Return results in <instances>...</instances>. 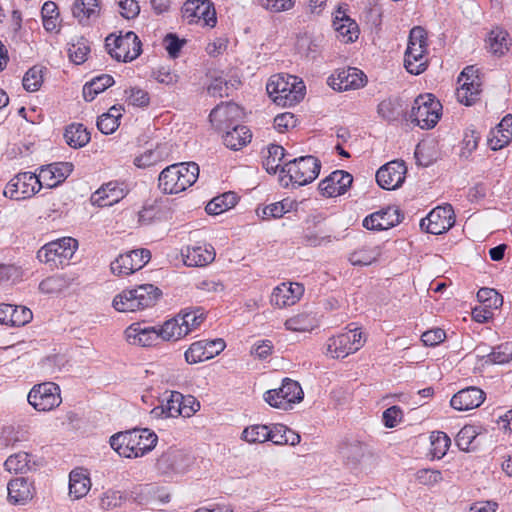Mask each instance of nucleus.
<instances>
[{
    "mask_svg": "<svg viewBox=\"0 0 512 512\" xmlns=\"http://www.w3.org/2000/svg\"><path fill=\"white\" fill-rule=\"evenodd\" d=\"M333 26L337 37L345 43L354 42L358 38L359 30L356 22L348 17L340 8L336 12Z\"/></svg>",
    "mask_w": 512,
    "mask_h": 512,
    "instance_id": "obj_32",
    "label": "nucleus"
},
{
    "mask_svg": "<svg viewBox=\"0 0 512 512\" xmlns=\"http://www.w3.org/2000/svg\"><path fill=\"white\" fill-rule=\"evenodd\" d=\"M91 488V480L86 470L74 469L69 474V496L78 500L86 496Z\"/></svg>",
    "mask_w": 512,
    "mask_h": 512,
    "instance_id": "obj_34",
    "label": "nucleus"
},
{
    "mask_svg": "<svg viewBox=\"0 0 512 512\" xmlns=\"http://www.w3.org/2000/svg\"><path fill=\"white\" fill-rule=\"evenodd\" d=\"M190 465V458L184 451L169 448L156 461L157 471L165 476L183 474Z\"/></svg>",
    "mask_w": 512,
    "mask_h": 512,
    "instance_id": "obj_17",
    "label": "nucleus"
},
{
    "mask_svg": "<svg viewBox=\"0 0 512 512\" xmlns=\"http://www.w3.org/2000/svg\"><path fill=\"white\" fill-rule=\"evenodd\" d=\"M72 171V163L57 162L42 166L37 175L41 183V187L46 186L48 188H54L64 182Z\"/></svg>",
    "mask_w": 512,
    "mask_h": 512,
    "instance_id": "obj_24",
    "label": "nucleus"
},
{
    "mask_svg": "<svg viewBox=\"0 0 512 512\" xmlns=\"http://www.w3.org/2000/svg\"><path fill=\"white\" fill-rule=\"evenodd\" d=\"M320 168V161L316 157L309 155L287 160L281 168V172L287 173L290 182L293 184L304 186L317 178Z\"/></svg>",
    "mask_w": 512,
    "mask_h": 512,
    "instance_id": "obj_7",
    "label": "nucleus"
},
{
    "mask_svg": "<svg viewBox=\"0 0 512 512\" xmlns=\"http://www.w3.org/2000/svg\"><path fill=\"white\" fill-rule=\"evenodd\" d=\"M184 264L189 267H203L214 261L216 253L211 244L196 243L181 252Z\"/></svg>",
    "mask_w": 512,
    "mask_h": 512,
    "instance_id": "obj_23",
    "label": "nucleus"
},
{
    "mask_svg": "<svg viewBox=\"0 0 512 512\" xmlns=\"http://www.w3.org/2000/svg\"><path fill=\"white\" fill-rule=\"evenodd\" d=\"M380 255L379 246H363L350 254L349 261L354 266H367L375 262Z\"/></svg>",
    "mask_w": 512,
    "mask_h": 512,
    "instance_id": "obj_41",
    "label": "nucleus"
},
{
    "mask_svg": "<svg viewBox=\"0 0 512 512\" xmlns=\"http://www.w3.org/2000/svg\"><path fill=\"white\" fill-rule=\"evenodd\" d=\"M157 328L159 337L163 341H177L187 335V330H184L179 314L165 321Z\"/></svg>",
    "mask_w": 512,
    "mask_h": 512,
    "instance_id": "obj_38",
    "label": "nucleus"
},
{
    "mask_svg": "<svg viewBox=\"0 0 512 512\" xmlns=\"http://www.w3.org/2000/svg\"><path fill=\"white\" fill-rule=\"evenodd\" d=\"M403 112V102L397 97L384 99L377 106L378 115L389 122L397 120Z\"/></svg>",
    "mask_w": 512,
    "mask_h": 512,
    "instance_id": "obj_39",
    "label": "nucleus"
},
{
    "mask_svg": "<svg viewBox=\"0 0 512 512\" xmlns=\"http://www.w3.org/2000/svg\"><path fill=\"white\" fill-rule=\"evenodd\" d=\"M285 149L276 144H272L267 148V155L263 160V167L268 173L275 174L279 167H283L285 162Z\"/></svg>",
    "mask_w": 512,
    "mask_h": 512,
    "instance_id": "obj_42",
    "label": "nucleus"
},
{
    "mask_svg": "<svg viewBox=\"0 0 512 512\" xmlns=\"http://www.w3.org/2000/svg\"><path fill=\"white\" fill-rule=\"evenodd\" d=\"M236 203L237 195L234 192H226L220 196L213 198L206 205L205 210L210 215H218L234 207Z\"/></svg>",
    "mask_w": 512,
    "mask_h": 512,
    "instance_id": "obj_44",
    "label": "nucleus"
},
{
    "mask_svg": "<svg viewBox=\"0 0 512 512\" xmlns=\"http://www.w3.org/2000/svg\"><path fill=\"white\" fill-rule=\"evenodd\" d=\"M181 400L182 394L177 391H172L165 400V403H162L160 407L155 408L153 412L156 413L158 409H161V413L165 414L166 417L182 416Z\"/></svg>",
    "mask_w": 512,
    "mask_h": 512,
    "instance_id": "obj_50",
    "label": "nucleus"
},
{
    "mask_svg": "<svg viewBox=\"0 0 512 512\" xmlns=\"http://www.w3.org/2000/svg\"><path fill=\"white\" fill-rule=\"evenodd\" d=\"M250 130L244 125H236L223 135L224 145L234 151L242 149L251 141Z\"/></svg>",
    "mask_w": 512,
    "mask_h": 512,
    "instance_id": "obj_35",
    "label": "nucleus"
},
{
    "mask_svg": "<svg viewBox=\"0 0 512 512\" xmlns=\"http://www.w3.org/2000/svg\"><path fill=\"white\" fill-rule=\"evenodd\" d=\"M269 429L266 425H252L242 432V438L249 443H263L269 440Z\"/></svg>",
    "mask_w": 512,
    "mask_h": 512,
    "instance_id": "obj_56",
    "label": "nucleus"
},
{
    "mask_svg": "<svg viewBox=\"0 0 512 512\" xmlns=\"http://www.w3.org/2000/svg\"><path fill=\"white\" fill-rule=\"evenodd\" d=\"M303 293L302 284L283 282L273 289L270 302L279 308L292 306L300 300Z\"/></svg>",
    "mask_w": 512,
    "mask_h": 512,
    "instance_id": "obj_28",
    "label": "nucleus"
},
{
    "mask_svg": "<svg viewBox=\"0 0 512 512\" xmlns=\"http://www.w3.org/2000/svg\"><path fill=\"white\" fill-rule=\"evenodd\" d=\"M352 182L353 177L350 173L336 170L320 181L318 189L325 197H336L346 193Z\"/></svg>",
    "mask_w": 512,
    "mask_h": 512,
    "instance_id": "obj_22",
    "label": "nucleus"
},
{
    "mask_svg": "<svg viewBox=\"0 0 512 512\" xmlns=\"http://www.w3.org/2000/svg\"><path fill=\"white\" fill-rule=\"evenodd\" d=\"M406 171L403 161H390L378 169L376 181L383 189L395 190L403 184Z\"/></svg>",
    "mask_w": 512,
    "mask_h": 512,
    "instance_id": "obj_20",
    "label": "nucleus"
},
{
    "mask_svg": "<svg viewBox=\"0 0 512 512\" xmlns=\"http://www.w3.org/2000/svg\"><path fill=\"white\" fill-rule=\"evenodd\" d=\"M416 480L427 486H433L443 480L442 473L434 469H420L415 474Z\"/></svg>",
    "mask_w": 512,
    "mask_h": 512,
    "instance_id": "obj_59",
    "label": "nucleus"
},
{
    "mask_svg": "<svg viewBox=\"0 0 512 512\" xmlns=\"http://www.w3.org/2000/svg\"><path fill=\"white\" fill-rule=\"evenodd\" d=\"M303 390L297 381L285 378L277 389L265 392L264 400L274 408L288 410L303 399Z\"/></svg>",
    "mask_w": 512,
    "mask_h": 512,
    "instance_id": "obj_10",
    "label": "nucleus"
},
{
    "mask_svg": "<svg viewBox=\"0 0 512 512\" xmlns=\"http://www.w3.org/2000/svg\"><path fill=\"white\" fill-rule=\"evenodd\" d=\"M27 400L37 411H51L62 402L60 387L53 382L36 384L28 393Z\"/></svg>",
    "mask_w": 512,
    "mask_h": 512,
    "instance_id": "obj_11",
    "label": "nucleus"
},
{
    "mask_svg": "<svg viewBox=\"0 0 512 512\" xmlns=\"http://www.w3.org/2000/svg\"><path fill=\"white\" fill-rule=\"evenodd\" d=\"M35 461L33 456L27 452H18L10 455L4 462L5 470L10 473H26L33 469Z\"/></svg>",
    "mask_w": 512,
    "mask_h": 512,
    "instance_id": "obj_37",
    "label": "nucleus"
},
{
    "mask_svg": "<svg viewBox=\"0 0 512 512\" xmlns=\"http://www.w3.org/2000/svg\"><path fill=\"white\" fill-rule=\"evenodd\" d=\"M446 338V333L440 328H435L424 332L421 336V341L425 346L434 347Z\"/></svg>",
    "mask_w": 512,
    "mask_h": 512,
    "instance_id": "obj_62",
    "label": "nucleus"
},
{
    "mask_svg": "<svg viewBox=\"0 0 512 512\" xmlns=\"http://www.w3.org/2000/svg\"><path fill=\"white\" fill-rule=\"evenodd\" d=\"M269 440L275 445L295 446L300 443V435L283 424H274L269 429Z\"/></svg>",
    "mask_w": 512,
    "mask_h": 512,
    "instance_id": "obj_36",
    "label": "nucleus"
},
{
    "mask_svg": "<svg viewBox=\"0 0 512 512\" xmlns=\"http://www.w3.org/2000/svg\"><path fill=\"white\" fill-rule=\"evenodd\" d=\"M485 398L486 394L482 389L470 386L455 393L450 400V405L455 410L468 411L478 408Z\"/></svg>",
    "mask_w": 512,
    "mask_h": 512,
    "instance_id": "obj_27",
    "label": "nucleus"
},
{
    "mask_svg": "<svg viewBox=\"0 0 512 512\" xmlns=\"http://www.w3.org/2000/svg\"><path fill=\"white\" fill-rule=\"evenodd\" d=\"M157 441V435L149 429H132L113 434L109 443L119 456L138 458L153 450Z\"/></svg>",
    "mask_w": 512,
    "mask_h": 512,
    "instance_id": "obj_1",
    "label": "nucleus"
},
{
    "mask_svg": "<svg viewBox=\"0 0 512 512\" xmlns=\"http://www.w3.org/2000/svg\"><path fill=\"white\" fill-rule=\"evenodd\" d=\"M42 82V69L36 66L30 68L23 77V87L29 92H35L39 90Z\"/></svg>",
    "mask_w": 512,
    "mask_h": 512,
    "instance_id": "obj_57",
    "label": "nucleus"
},
{
    "mask_svg": "<svg viewBox=\"0 0 512 512\" xmlns=\"http://www.w3.org/2000/svg\"><path fill=\"white\" fill-rule=\"evenodd\" d=\"M199 176L194 162L172 164L161 171L158 186L165 194H177L192 186Z\"/></svg>",
    "mask_w": 512,
    "mask_h": 512,
    "instance_id": "obj_3",
    "label": "nucleus"
},
{
    "mask_svg": "<svg viewBox=\"0 0 512 512\" xmlns=\"http://www.w3.org/2000/svg\"><path fill=\"white\" fill-rule=\"evenodd\" d=\"M124 197L125 191L121 185L116 181H110L92 194L91 202L99 207H109L118 203Z\"/></svg>",
    "mask_w": 512,
    "mask_h": 512,
    "instance_id": "obj_29",
    "label": "nucleus"
},
{
    "mask_svg": "<svg viewBox=\"0 0 512 512\" xmlns=\"http://www.w3.org/2000/svg\"><path fill=\"white\" fill-rule=\"evenodd\" d=\"M266 90L272 101L278 106L291 107L299 103L305 95L302 80L293 75L276 74L269 78Z\"/></svg>",
    "mask_w": 512,
    "mask_h": 512,
    "instance_id": "obj_2",
    "label": "nucleus"
},
{
    "mask_svg": "<svg viewBox=\"0 0 512 512\" xmlns=\"http://www.w3.org/2000/svg\"><path fill=\"white\" fill-rule=\"evenodd\" d=\"M284 325L293 332H308L315 327V319L308 314H298L287 319Z\"/></svg>",
    "mask_w": 512,
    "mask_h": 512,
    "instance_id": "obj_53",
    "label": "nucleus"
},
{
    "mask_svg": "<svg viewBox=\"0 0 512 512\" xmlns=\"http://www.w3.org/2000/svg\"><path fill=\"white\" fill-rule=\"evenodd\" d=\"M512 139V133L510 130L506 132H502L498 135H494V130H491L490 136L488 138V144L492 150H499L504 146L508 145Z\"/></svg>",
    "mask_w": 512,
    "mask_h": 512,
    "instance_id": "obj_64",
    "label": "nucleus"
},
{
    "mask_svg": "<svg viewBox=\"0 0 512 512\" xmlns=\"http://www.w3.org/2000/svg\"><path fill=\"white\" fill-rule=\"evenodd\" d=\"M204 318L202 308L184 309L179 313V319L183 323L184 330H187V335L198 328L204 321Z\"/></svg>",
    "mask_w": 512,
    "mask_h": 512,
    "instance_id": "obj_49",
    "label": "nucleus"
},
{
    "mask_svg": "<svg viewBox=\"0 0 512 512\" xmlns=\"http://www.w3.org/2000/svg\"><path fill=\"white\" fill-rule=\"evenodd\" d=\"M151 258L147 249H136L121 254L110 265L111 271L117 276H128L143 268Z\"/></svg>",
    "mask_w": 512,
    "mask_h": 512,
    "instance_id": "obj_15",
    "label": "nucleus"
},
{
    "mask_svg": "<svg viewBox=\"0 0 512 512\" xmlns=\"http://www.w3.org/2000/svg\"><path fill=\"white\" fill-rule=\"evenodd\" d=\"M125 337L129 344L142 347L155 345L160 340L157 327L140 322L132 323L127 327Z\"/></svg>",
    "mask_w": 512,
    "mask_h": 512,
    "instance_id": "obj_25",
    "label": "nucleus"
},
{
    "mask_svg": "<svg viewBox=\"0 0 512 512\" xmlns=\"http://www.w3.org/2000/svg\"><path fill=\"white\" fill-rule=\"evenodd\" d=\"M67 144L73 148L85 146L90 141V133L82 124L69 125L64 133Z\"/></svg>",
    "mask_w": 512,
    "mask_h": 512,
    "instance_id": "obj_43",
    "label": "nucleus"
},
{
    "mask_svg": "<svg viewBox=\"0 0 512 512\" xmlns=\"http://www.w3.org/2000/svg\"><path fill=\"white\" fill-rule=\"evenodd\" d=\"M89 52L90 46L88 45V41L83 37L76 38L75 41L69 44V58L73 63L77 65L86 61Z\"/></svg>",
    "mask_w": 512,
    "mask_h": 512,
    "instance_id": "obj_51",
    "label": "nucleus"
},
{
    "mask_svg": "<svg viewBox=\"0 0 512 512\" xmlns=\"http://www.w3.org/2000/svg\"><path fill=\"white\" fill-rule=\"evenodd\" d=\"M11 326H23L32 320V312L25 306L12 305Z\"/></svg>",
    "mask_w": 512,
    "mask_h": 512,
    "instance_id": "obj_60",
    "label": "nucleus"
},
{
    "mask_svg": "<svg viewBox=\"0 0 512 512\" xmlns=\"http://www.w3.org/2000/svg\"><path fill=\"white\" fill-rule=\"evenodd\" d=\"M114 84V79L108 74H102L86 83L83 87V97L86 101H93L96 95L105 91Z\"/></svg>",
    "mask_w": 512,
    "mask_h": 512,
    "instance_id": "obj_40",
    "label": "nucleus"
},
{
    "mask_svg": "<svg viewBox=\"0 0 512 512\" xmlns=\"http://www.w3.org/2000/svg\"><path fill=\"white\" fill-rule=\"evenodd\" d=\"M225 347V341L221 338L200 340L189 346L184 353V357L188 364H196L219 355Z\"/></svg>",
    "mask_w": 512,
    "mask_h": 512,
    "instance_id": "obj_18",
    "label": "nucleus"
},
{
    "mask_svg": "<svg viewBox=\"0 0 512 512\" xmlns=\"http://www.w3.org/2000/svg\"><path fill=\"white\" fill-rule=\"evenodd\" d=\"M431 454L437 459H441L447 453L451 440L448 435L441 431H434L430 435Z\"/></svg>",
    "mask_w": 512,
    "mask_h": 512,
    "instance_id": "obj_52",
    "label": "nucleus"
},
{
    "mask_svg": "<svg viewBox=\"0 0 512 512\" xmlns=\"http://www.w3.org/2000/svg\"><path fill=\"white\" fill-rule=\"evenodd\" d=\"M161 219V210L156 205L144 206L138 213V221L142 225H150Z\"/></svg>",
    "mask_w": 512,
    "mask_h": 512,
    "instance_id": "obj_61",
    "label": "nucleus"
},
{
    "mask_svg": "<svg viewBox=\"0 0 512 512\" xmlns=\"http://www.w3.org/2000/svg\"><path fill=\"white\" fill-rule=\"evenodd\" d=\"M329 85L338 91L359 89L366 83L365 74L354 67L339 69L328 78Z\"/></svg>",
    "mask_w": 512,
    "mask_h": 512,
    "instance_id": "obj_21",
    "label": "nucleus"
},
{
    "mask_svg": "<svg viewBox=\"0 0 512 512\" xmlns=\"http://www.w3.org/2000/svg\"><path fill=\"white\" fill-rule=\"evenodd\" d=\"M442 105L432 94L419 95L413 103L411 120L422 129L433 128L440 119Z\"/></svg>",
    "mask_w": 512,
    "mask_h": 512,
    "instance_id": "obj_9",
    "label": "nucleus"
},
{
    "mask_svg": "<svg viewBox=\"0 0 512 512\" xmlns=\"http://www.w3.org/2000/svg\"><path fill=\"white\" fill-rule=\"evenodd\" d=\"M243 115L239 105L233 102L221 103L217 105L209 115L210 121L221 127L222 125H231L241 119Z\"/></svg>",
    "mask_w": 512,
    "mask_h": 512,
    "instance_id": "obj_31",
    "label": "nucleus"
},
{
    "mask_svg": "<svg viewBox=\"0 0 512 512\" xmlns=\"http://www.w3.org/2000/svg\"><path fill=\"white\" fill-rule=\"evenodd\" d=\"M121 108L112 106L107 113L98 117L97 127L103 134H112L119 127Z\"/></svg>",
    "mask_w": 512,
    "mask_h": 512,
    "instance_id": "obj_47",
    "label": "nucleus"
},
{
    "mask_svg": "<svg viewBox=\"0 0 512 512\" xmlns=\"http://www.w3.org/2000/svg\"><path fill=\"white\" fill-rule=\"evenodd\" d=\"M478 301L482 307L498 309L503 304V297L493 288H481L477 292Z\"/></svg>",
    "mask_w": 512,
    "mask_h": 512,
    "instance_id": "obj_55",
    "label": "nucleus"
},
{
    "mask_svg": "<svg viewBox=\"0 0 512 512\" xmlns=\"http://www.w3.org/2000/svg\"><path fill=\"white\" fill-rule=\"evenodd\" d=\"M484 364H507L512 362V343L494 347L487 355H482Z\"/></svg>",
    "mask_w": 512,
    "mask_h": 512,
    "instance_id": "obj_45",
    "label": "nucleus"
},
{
    "mask_svg": "<svg viewBox=\"0 0 512 512\" xmlns=\"http://www.w3.org/2000/svg\"><path fill=\"white\" fill-rule=\"evenodd\" d=\"M478 436L477 428L473 425H465L456 435L455 442L458 448L462 451H471L475 447L473 442Z\"/></svg>",
    "mask_w": 512,
    "mask_h": 512,
    "instance_id": "obj_54",
    "label": "nucleus"
},
{
    "mask_svg": "<svg viewBox=\"0 0 512 512\" xmlns=\"http://www.w3.org/2000/svg\"><path fill=\"white\" fill-rule=\"evenodd\" d=\"M184 17L189 22H203V25L214 27L217 22L214 6L209 0H188L183 6Z\"/></svg>",
    "mask_w": 512,
    "mask_h": 512,
    "instance_id": "obj_19",
    "label": "nucleus"
},
{
    "mask_svg": "<svg viewBox=\"0 0 512 512\" xmlns=\"http://www.w3.org/2000/svg\"><path fill=\"white\" fill-rule=\"evenodd\" d=\"M73 281L74 278L68 277L67 275H55L44 279L39 284V289L46 294L59 293L70 287Z\"/></svg>",
    "mask_w": 512,
    "mask_h": 512,
    "instance_id": "obj_46",
    "label": "nucleus"
},
{
    "mask_svg": "<svg viewBox=\"0 0 512 512\" xmlns=\"http://www.w3.org/2000/svg\"><path fill=\"white\" fill-rule=\"evenodd\" d=\"M122 495L119 491L108 490L100 497V506L103 509H111L120 506Z\"/></svg>",
    "mask_w": 512,
    "mask_h": 512,
    "instance_id": "obj_63",
    "label": "nucleus"
},
{
    "mask_svg": "<svg viewBox=\"0 0 512 512\" xmlns=\"http://www.w3.org/2000/svg\"><path fill=\"white\" fill-rule=\"evenodd\" d=\"M126 101L129 105L136 107H146L149 105L150 97L149 94L140 88H131L125 91Z\"/></svg>",
    "mask_w": 512,
    "mask_h": 512,
    "instance_id": "obj_58",
    "label": "nucleus"
},
{
    "mask_svg": "<svg viewBox=\"0 0 512 512\" xmlns=\"http://www.w3.org/2000/svg\"><path fill=\"white\" fill-rule=\"evenodd\" d=\"M487 43L493 54L503 55L508 50V33L501 28H495L489 33Z\"/></svg>",
    "mask_w": 512,
    "mask_h": 512,
    "instance_id": "obj_48",
    "label": "nucleus"
},
{
    "mask_svg": "<svg viewBox=\"0 0 512 512\" xmlns=\"http://www.w3.org/2000/svg\"><path fill=\"white\" fill-rule=\"evenodd\" d=\"M474 66H467L458 76L456 98L466 106L474 104L481 92V80Z\"/></svg>",
    "mask_w": 512,
    "mask_h": 512,
    "instance_id": "obj_14",
    "label": "nucleus"
},
{
    "mask_svg": "<svg viewBox=\"0 0 512 512\" xmlns=\"http://www.w3.org/2000/svg\"><path fill=\"white\" fill-rule=\"evenodd\" d=\"M426 51V31L420 26H415L410 31L404 59L405 68L409 73L418 75L425 71L427 67Z\"/></svg>",
    "mask_w": 512,
    "mask_h": 512,
    "instance_id": "obj_5",
    "label": "nucleus"
},
{
    "mask_svg": "<svg viewBox=\"0 0 512 512\" xmlns=\"http://www.w3.org/2000/svg\"><path fill=\"white\" fill-rule=\"evenodd\" d=\"M454 223V210L450 204H447L434 208L426 218L421 220L420 226L427 233L440 235L448 231Z\"/></svg>",
    "mask_w": 512,
    "mask_h": 512,
    "instance_id": "obj_16",
    "label": "nucleus"
},
{
    "mask_svg": "<svg viewBox=\"0 0 512 512\" xmlns=\"http://www.w3.org/2000/svg\"><path fill=\"white\" fill-rule=\"evenodd\" d=\"M99 0H76L72 7L73 16L82 25H89L100 15Z\"/></svg>",
    "mask_w": 512,
    "mask_h": 512,
    "instance_id": "obj_33",
    "label": "nucleus"
},
{
    "mask_svg": "<svg viewBox=\"0 0 512 512\" xmlns=\"http://www.w3.org/2000/svg\"><path fill=\"white\" fill-rule=\"evenodd\" d=\"M105 47L112 58L122 62L133 61L142 51L141 41L132 31L119 36L110 34L105 39Z\"/></svg>",
    "mask_w": 512,
    "mask_h": 512,
    "instance_id": "obj_6",
    "label": "nucleus"
},
{
    "mask_svg": "<svg viewBox=\"0 0 512 512\" xmlns=\"http://www.w3.org/2000/svg\"><path fill=\"white\" fill-rule=\"evenodd\" d=\"M38 175L31 172H22L14 176L6 185L3 194L12 200L31 198L41 189Z\"/></svg>",
    "mask_w": 512,
    "mask_h": 512,
    "instance_id": "obj_13",
    "label": "nucleus"
},
{
    "mask_svg": "<svg viewBox=\"0 0 512 512\" xmlns=\"http://www.w3.org/2000/svg\"><path fill=\"white\" fill-rule=\"evenodd\" d=\"M7 490L8 501L13 505H24L34 497L33 484L23 477L10 480Z\"/></svg>",
    "mask_w": 512,
    "mask_h": 512,
    "instance_id": "obj_30",
    "label": "nucleus"
},
{
    "mask_svg": "<svg viewBox=\"0 0 512 512\" xmlns=\"http://www.w3.org/2000/svg\"><path fill=\"white\" fill-rule=\"evenodd\" d=\"M362 332L358 329H351L328 339L326 344V355L331 358H345L355 353L363 346Z\"/></svg>",
    "mask_w": 512,
    "mask_h": 512,
    "instance_id": "obj_12",
    "label": "nucleus"
},
{
    "mask_svg": "<svg viewBox=\"0 0 512 512\" xmlns=\"http://www.w3.org/2000/svg\"><path fill=\"white\" fill-rule=\"evenodd\" d=\"M78 242L71 237L52 241L44 245L38 252L37 258L40 262L56 268L68 262L76 252Z\"/></svg>",
    "mask_w": 512,
    "mask_h": 512,
    "instance_id": "obj_8",
    "label": "nucleus"
},
{
    "mask_svg": "<svg viewBox=\"0 0 512 512\" xmlns=\"http://www.w3.org/2000/svg\"><path fill=\"white\" fill-rule=\"evenodd\" d=\"M402 220L400 211L395 207H387L374 212L363 220V226L368 230H387L399 224Z\"/></svg>",
    "mask_w": 512,
    "mask_h": 512,
    "instance_id": "obj_26",
    "label": "nucleus"
},
{
    "mask_svg": "<svg viewBox=\"0 0 512 512\" xmlns=\"http://www.w3.org/2000/svg\"><path fill=\"white\" fill-rule=\"evenodd\" d=\"M161 290L152 284L139 285L123 290L113 299V307L119 312H136L156 304Z\"/></svg>",
    "mask_w": 512,
    "mask_h": 512,
    "instance_id": "obj_4",
    "label": "nucleus"
}]
</instances>
